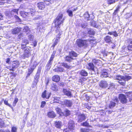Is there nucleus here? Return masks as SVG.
<instances>
[{
	"mask_svg": "<svg viewBox=\"0 0 132 132\" xmlns=\"http://www.w3.org/2000/svg\"><path fill=\"white\" fill-rule=\"evenodd\" d=\"M62 17L63 14H62L60 13L54 21L55 23V27L57 28V29L56 30V32H57L59 31V32L56 36V39L54 42V44L53 45L54 47L55 46L59 41L60 38V36L62 34V32L61 31H59V29L60 28L59 26L61 23L63 22L64 20V18L62 19Z\"/></svg>",
	"mask_w": 132,
	"mask_h": 132,
	"instance_id": "f257e3e1",
	"label": "nucleus"
},
{
	"mask_svg": "<svg viewBox=\"0 0 132 132\" xmlns=\"http://www.w3.org/2000/svg\"><path fill=\"white\" fill-rule=\"evenodd\" d=\"M41 71V68H39L37 72L34 77V80L32 86L33 87H35L38 81V79L40 77V75Z\"/></svg>",
	"mask_w": 132,
	"mask_h": 132,
	"instance_id": "f03ea898",
	"label": "nucleus"
},
{
	"mask_svg": "<svg viewBox=\"0 0 132 132\" xmlns=\"http://www.w3.org/2000/svg\"><path fill=\"white\" fill-rule=\"evenodd\" d=\"M88 40H83L81 39H78L76 41V44L79 47H81L84 46H86L88 44Z\"/></svg>",
	"mask_w": 132,
	"mask_h": 132,
	"instance_id": "7ed1b4c3",
	"label": "nucleus"
},
{
	"mask_svg": "<svg viewBox=\"0 0 132 132\" xmlns=\"http://www.w3.org/2000/svg\"><path fill=\"white\" fill-rule=\"evenodd\" d=\"M113 99L114 102L112 101L110 103L109 105V108L110 109L114 107L119 102V100L116 97H114Z\"/></svg>",
	"mask_w": 132,
	"mask_h": 132,
	"instance_id": "20e7f679",
	"label": "nucleus"
},
{
	"mask_svg": "<svg viewBox=\"0 0 132 132\" xmlns=\"http://www.w3.org/2000/svg\"><path fill=\"white\" fill-rule=\"evenodd\" d=\"M119 98L121 102L123 104L126 103L127 100L125 95L122 94H120L119 96Z\"/></svg>",
	"mask_w": 132,
	"mask_h": 132,
	"instance_id": "39448f33",
	"label": "nucleus"
},
{
	"mask_svg": "<svg viewBox=\"0 0 132 132\" xmlns=\"http://www.w3.org/2000/svg\"><path fill=\"white\" fill-rule=\"evenodd\" d=\"M89 66L88 69L90 70L89 73L91 75L95 74V72L94 70V66L93 63H90L88 64Z\"/></svg>",
	"mask_w": 132,
	"mask_h": 132,
	"instance_id": "423d86ee",
	"label": "nucleus"
},
{
	"mask_svg": "<svg viewBox=\"0 0 132 132\" xmlns=\"http://www.w3.org/2000/svg\"><path fill=\"white\" fill-rule=\"evenodd\" d=\"M108 84L105 80H101L100 81L99 85L100 87L102 88H106L108 86Z\"/></svg>",
	"mask_w": 132,
	"mask_h": 132,
	"instance_id": "0eeeda50",
	"label": "nucleus"
},
{
	"mask_svg": "<svg viewBox=\"0 0 132 132\" xmlns=\"http://www.w3.org/2000/svg\"><path fill=\"white\" fill-rule=\"evenodd\" d=\"M51 95L50 93H47L46 90L43 92L42 94V97L44 98L48 99Z\"/></svg>",
	"mask_w": 132,
	"mask_h": 132,
	"instance_id": "6e6552de",
	"label": "nucleus"
},
{
	"mask_svg": "<svg viewBox=\"0 0 132 132\" xmlns=\"http://www.w3.org/2000/svg\"><path fill=\"white\" fill-rule=\"evenodd\" d=\"M37 6L39 9L41 10H43L45 7V3L42 2H39L37 4Z\"/></svg>",
	"mask_w": 132,
	"mask_h": 132,
	"instance_id": "1a4fd4ad",
	"label": "nucleus"
},
{
	"mask_svg": "<svg viewBox=\"0 0 132 132\" xmlns=\"http://www.w3.org/2000/svg\"><path fill=\"white\" fill-rule=\"evenodd\" d=\"M22 29V28L20 27L15 28L12 30V33L13 34H16L19 33Z\"/></svg>",
	"mask_w": 132,
	"mask_h": 132,
	"instance_id": "9d476101",
	"label": "nucleus"
},
{
	"mask_svg": "<svg viewBox=\"0 0 132 132\" xmlns=\"http://www.w3.org/2000/svg\"><path fill=\"white\" fill-rule=\"evenodd\" d=\"M29 43L28 40L27 39H24L22 40L21 44V49H24L25 47H26V45L28 44Z\"/></svg>",
	"mask_w": 132,
	"mask_h": 132,
	"instance_id": "9b49d317",
	"label": "nucleus"
},
{
	"mask_svg": "<svg viewBox=\"0 0 132 132\" xmlns=\"http://www.w3.org/2000/svg\"><path fill=\"white\" fill-rule=\"evenodd\" d=\"M75 124L73 121L70 120L68 124V127L70 129H73L74 128Z\"/></svg>",
	"mask_w": 132,
	"mask_h": 132,
	"instance_id": "f8f14e48",
	"label": "nucleus"
},
{
	"mask_svg": "<svg viewBox=\"0 0 132 132\" xmlns=\"http://www.w3.org/2000/svg\"><path fill=\"white\" fill-rule=\"evenodd\" d=\"M63 92L65 95L67 96H70L71 97L72 95L71 92L69 91V89H63Z\"/></svg>",
	"mask_w": 132,
	"mask_h": 132,
	"instance_id": "ddd939ff",
	"label": "nucleus"
},
{
	"mask_svg": "<svg viewBox=\"0 0 132 132\" xmlns=\"http://www.w3.org/2000/svg\"><path fill=\"white\" fill-rule=\"evenodd\" d=\"M63 125L62 122L60 121H56L55 122V126L57 128L60 129Z\"/></svg>",
	"mask_w": 132,
	"mask_h": 132,
	"instance_id": "4468645a",
	"label": "nucleus"
},
{
	"mask_svg": "<svg viewBox=\"0 0 132 132\" xmlns=\"http://www.w3.org/2000/svg\"><path fill=\"white\" fill-rule=\"evenodd\" d=\"M34 11L32 9H29L28 12H23V13L27 16H28L30 15H32V14L34 13Z\"/></svg>",
	"mask_w": 132,
	"mask_h": 132,
	"instance_id": "2eb2a0df",
	"label": "nucleus"
},
{
	"mask_svg": "<svg viewBox=\"0 0 132 132\" xmlns=\"http://www.w3.org/2000/svg\"><path fill=\"white\" fill-rule=\"evenodd\" d=\"M47 115L49 117L51 118H54L56 116L55 113L52 111L48 112Z\"/></svg>",
	"mask_w": 132,
	"mask_h": 132,
	"instance_id": "dca6fc26",
	"label": "nucleus"
},
{
	"mask_svg": "<svg viewBox=\"0 0 132 132\" xmlns=\"http://www.w3.org/2000/svg\"><path fill=\"white\" fill-rule=\"evenodd\" d=\"M85 116L84 114H81L78 116V122H82V121L85 120Z\"/></svg>",
	"mask_w": 132,
	"mask_h": 132,
	"instance_id": "f3484780",
	"label": "nucleus"
},
{
	"mask_svg": "<svg viewBox=\"0 0 132 132\" xmlns=\"http://www.w3.org/2000/svg\"><path fill=\"white\" fill-rule=\"evenodd\" d=\"M19 64V62L18 61L13 62L12 65V68L13 69L16 68L18 67Z\"/></svg>",
	"mask_w": 132,
	"mask_h": 132,
	"instance_id": "a211bd4d",
	"label": "nucleus"
},
{
	"mask_svg": "<svg viewBox=\"0 0 132 132\" xmlns=\"http://www.w3.org/2000/svg\"><path fill=\"white\" fill-rule=\"evenodd\" d=\"M64 59L65 61L68 62H71L73 59L72 57L70 56L69 55L68 56H66L64 57Z\"/></svg>",
	"mask_w": 132,
	"mask_h": 132,
	"instance_id": "6ab92c4d",
	"label": "nucleus"
},
{
	"mask_svg": "<svg viewBox=\"0 0 132 132\" xmlns=\"http://www.w3.org/2000/svg\"><path fill=\"white\" fill-rule=\"evenodd\" d=\"M104 39L106 42L109 43L111 42L112 39L111 37L109 36H107L105 37Z\"/></svg>",
	"mask_w": 132,
	"mask_h": 132,
	"instance_id": "aec40b11",
	"label": "nucleus"
},
{
	"mask_svg": "<svg viewBox=\"0 0 132 132\" xmlns=\"http://www.w3.org/2000/svg\"><path fill=\"white\" fill-rule=\"evenodd\" d=\"M52 80L55 82L59 81L60 79V77L57 75H56L53 76L52 77Z\"/></svg>",
	"mask_w": 132,
	"mask_h": 132,
	"instance_id": "412c9836",
	"label": "nucleus"
},
{
	"mask_svg": "<svg viewBox=\"0 0 132 132\" xmlns=\"http://www.w3.org/2000/svg\"><path fill=\"white\" fill-rule=\"evenodd\" d=\"M31 55V53H28L24 52L23 54L22 55V57L23 58H25L26 57H28Z\"/></svg>",
	"mask_w": 132,
	"mask_h": 132,
	"instance_id": "4be33fe9",
	"label": "nucleus"
},
{
	"mask_svg": "<svg viewBox=\"0 0 132 132\" xmlns=\"http://www.w3.org/2000/svg\"><path fill=\"white\" fill-rule=\"evenodd\" d=\"M80 74L82 76H87L88 74L87 72L84 70H81L80 72Z\"/></svg>",
	"mask_w": 132,
	"mask_h": 132,
	"instance_id": "5701e85b",
	"label": "nucleus"
},
{
	"mask_svg": "<svg viewBox=\"0 0 132 132\" xmlns=\"http://www.w3.org/2000/svg\"><path fill=\"white\" fill-rule=\"evenodd\" d=\"M53 98L54 102L59 103V101H61V99L59 97L54 96Z\"/></svg>",
	"mask_w": 132,
	"mask_h": 132,
	"instance_id": "b1692460",
	"label": "nucleus"
},
{
	"mask_svg": "<svg viewBox=\"0 0 132 132\" xmlns=\"http://www.w3.org/2000/svg\"><path fill=\"white\" fill-rule=\"evenodd\" d=\"M54 56L51 55V56L50 58V59L48 62L47 64V65L48 67H51V65L52 63V61L54 58Z\"/></svg>",
	"mask_w": 132,
	"mask_h": 132,
	"instance_id": "393cba45",
	"label": "nucleus"
},
{
	"mask_svg": "<svg viewBox=\"0 0 132 132\" xmlns=\"http://www.w3.org/2000/svg\"><path fill=\"white\" fill-rule=\"evenodd\" d=\"M127 95L128 97H129V101L131 102L132 101V97H131V96L132 95V92H128L126 94Z\"/></svg>",
	"mask_w": 132,
	"mask_h": 132,
	"instance_id": "a878e982",
	"label": "nucleus"
},
{
	"mask_svg": "<svg viewBox=\"0 0 132 132\" xmlns=\"http://www.w3.org/2000/svg\"><path fill=\"white\" fill-rule=\"evenodd\" d=\"M69 55L72 57V56L76 57L77 56V54L75 52L71 51L69 52Z\"/></svg>",
	"mask_w": 132,
	"mask_h": 132,
	"instance_id": "bb28decb",
	"label": "nucleus"
},
{
	"mask_svg": "<svg viewBox=\"0 0 132 132\" xmlns=\"http://www.w3.org/2000/svg\"><path fill=\"white\" fill-rule=\"evenodd\" d=\"M54 71L55 72H60L64 71L65 70L62 67H59L58 68H57L55 69L54 70Z\"/></svg>",
	"mask_w": 132,
	"mask_h": 132,
	"instance_id": "cd10ccee",
	"label": "nucleus"
},
{
	"mask_svg": "<svg viewBox=\"0 0 132 132\" xmlns=\"http://www.w3.org/2000/svg\"><path fill=\"white\" fill-rule=\"evenodd\" d=\"M131 79V77L129 75H125L123 76V80L128 81Z\"/></svg>",
	"mask_w": 132,
	"mask_h": 132,
	"instance_id": "c85d7f7f",
	"label": "nucleus"
},
{
	"mask_svg": "<svg viewBox=\"0 0 132 132\" xmlns=\"http://www.w3.org/2000/svg\"><path fill=\"white\" fill-rule=\"evenodd\" d=\"M101 76L102 77H108V73L106 71H104L101 73Z\"/></svg>",
	"mask_w": 132,
	"mask_h": 132,
	"instance_id": "c756f323",
	"label": "nucleus"
},
{
	"mask_svg": "<svg viewBox=\"0 0 132 132\" xmlns=\"http://www.w3.org/2000/svg\"><path fill=\"white\" fill-rule=\"evenodd\" d=\"M23 30L24 32H26L27 34L29 33L30 31L29 28L27 26H26L24 27Z\"/></svg>",
	"mask_w": 132,
	"mask_h": 132,
	"instance_id": "7c9ffc66",
	"label": "nucleus"
},
{
	"mask_svg": "<svg viewBox=\"0 0 132 132\" xmlns=\"http://www.w3.org/2000/svg\"><path fill=\"white\" fill-rule=\"evenodd\" d=\"M123 76L120 75H117L116 76V79L118 80H123Z\"/></svg>",
	"mask_w": 132,
	"mask_h": 132,
	"instance_id": "2f4dec72",
	"label": "nucleus"
},
{
	"mask_svg": "<svg viewBox=\"0 0 132 132\" xmlns=\"http://www.w3.org/2000/svg\"><path fill=\"white\" fill-rule=\"evenodd\" d=\"M23 49L24 50V52H27L28 53H31V48L30 47H25L24 49Z\"/></svg>",
	"mask_w": 132,
	"mask_h": 132,
	"instance_id": "473e14b6",
	"label": "nucleus"
},
{
	"mask_svg": "<svg viewBox=\"0 0 132 132\" xmlns=\"http://www.w3.org/2000/svg\"><path fill=\"white\" fill-rule=\"evenodd\" d=\"M65 105L69 107H71L72 105V102L69 100H67Z\"/></svg>",
	"mask_w": 132,
	"mask_h": 132,
	"instance_id": "72a5a7b5",
	"label": "nucleus"
},
{
	"mask_svg": "<svg viewBox=\"0 0 132 132\" xmlns=\"http://www.w3.org/2000/svg\"><path fill=\"white\" fill-rule=\"evenodd\" d=\"M67 12L68 13L69 16L70 17L73 16V14L72 11L70 9H68L67 10Z\"/></svg>",
	"mask_w": 132,
	"mask_h": 132,
	"instance_id": "f704fd0d",
	"label": "nucleus"
},
{
	"mask_svg": "<svg viewBox=\"0 0 132 132\" xmlns=\"http://www.w3.org/2000/svg\"><path fill=\"white\" fill-rule=\"evenodd\" d=\"M53 0H46L44 1L45 4H46L47 5H49L50 3H52L53 2Z\"/></svg>",
	"mask_w": 132,
	"mask_h": 132,
	"instance_id": "c9c22d12",
	"label": "nucleus"
},
{
	"mask_svg": "<svg viewBox=\"0 0 132 132\" xmlns=\"http://www.w3.org/2000/svg\"><path fill=\"white\" fill-rule=\"evenodd\" d=\"M19 9H13L11 11V13L13 15V13H15V14H18V11H19Z\"/></svg>",
	"mask_w": 132,
	"mask_h": 132,
	"instance_id": "e433bc0d",
	"label": "nucleus"
},
{
	"mask_svg": "<svg viewBox=\"0 0 132 132\" xmlns=\"http://www.w3.org/2000/svg\"><path fill=\"white\" fill-rule=\"evenodd\" d=\"M34 69H33L32 68H30L28 69V73L27 77H29L31 74L32 73Z\"/></svg>",
	"mask_w": 132,
	"mask_h": 132,
	"instance_id": "4c0bfd02",
	"label": "nucleus"
},
{
	"mask_svg": "<svg viewBox=\"0 0 132 132\" xmlns=\"http://www.w3.org/2000/svg\"><path fill=\"white\" fill-rule=\"evenodd\" d=\"M36 62H34L33 63H31L30 66V68H32L33 69H34L36 68Z\"/></svg>",
	"mask_w": 132,
	"mask_h": 132,
	"instance_id": "58836bf2",
	"label": "nucleus"
},
{
	"mask_svg": "<svg viewBox=\"0 0 132 132\" xmlns=\"http://www.w3.org/2000/svg\"><path fill=\"white\" fill-rule=\"evenodd\" d=\"M118 82L120 85L123 86H125L126 84V82L125 80H122L119 81Z\"/></svg>",
	"mask_w": 132,
	"mask_h": 132,
	"instance_id": "ea45409f",
	"label": "nucleus"
},
{
	"mask_svg": "<svg viewBox=\"0 0 132 132\" xmlns=\"http://www.w3.org/2000/svg\"><path fill=\"white\" fill-rule=\"evenodd\" d=\"M80 131L81 132H89L90 130L89 129L82 128L80 129Z\"/></svg>",
	"mask_w": 132,
	"mask_h": 132,
	"instance_id": "a19ab883",
	"label": "nucleus"
},
{
	"mask_svg": "<svg viewBox=\"0 0 132 132\" xmlns=\"http://www.w3.org/2000/svg\"><path fill=\"white\" fill-rule=\"evenodd\" d=\"M52 89L53 90L57 91L58 89V87L56 85L53 84L52 86Z\"/></svg>",
	"mask_w": 132,
	"mask_h": 132,
	"instance_id": "79ce46f5",
	"label": "nucleus"
},
{
	"mask_svg": "<svg viewBox=\"0 0 132 132\" xmlns=\"http://www.w3.org/2000/svg\"><path fill=\"white\" fill-rule=\"evenodd\" d=\"M64 113L66 116H68L70 114V111L67 109L64 110Z\"/></svg>",
	"mask_w": 132,
	"mask_h": 132,
	"instance_id": "37998d69",
	"label": "nucleus"
},
{
	"mask_svg": "<svg viewBox=\"0 0 132 132\" xmlns=\"http://www.w3.org/2000/svg\"><path fill=\"white\" fill-rule=\"evenodd\" d=\"M120 8V6H118V7L115 10L114 12L113 13V14L115 15L119 11V9Z\"/></svg>",
	"mask_w": 132,
	"mask_h": 132,
	"instance_id": "c03bdc74",
	"label": "nucleus"
},
{
	"mask_svg": "<svg viewBox=\"0 0 132 132\" xmlns=\"http://www.w3.org/2000/svg\"><path fill=\"white\" fill-rule=\"evenodd\" d=\"M84 16L85 19H87V20H88V19L89 17V15L88 12L85 13L84 14Z\"/></svg>",
	"mask_w": 132,
	"mask_h": 132,
	"instance_id": "a18cd8bd",
	"label": "nucleus"
},
{
	"mask_svg": "<svg viewBox=\"0 0 132 132\" xmlns=\"http://www.w3.org/2000/svg\"><path fill=\"white\" fill-rule=\"evenodd\" d=\"M61 65L62 66L64 67L67 68H69V66L66 63H61Z\"/></svg>",
	"mask_w": 132,
	"mask_h": 132,
	"instance_id": "49530a36",
	"label": "nucleus"
},
{
	"mask_svg": "<svg viewBox=\"0 0 132 132\" xmlns=\"http://www.w3.org/2000/svg\"><path fill=\"white\" fill-rule=\"evenodd\" d=\"M88 24L87 23H84L81 24V26L82 28H85L88 26Z\"/></svg>",
	"mask_w": 132,
	"mask_h": 132,
	"instance_id": "de8ad7c7",
	"label": "nucleus"
},
{
	"mask_svg": "<svg viewBox=\"0 0 132 132\" xmlns=\"http://www.w3.org/2000/svg\"><path fill=\"white\" fill-rule=\"evenodd\" d=\"M4 104H5L9 106L11 108H12V106L10 104H9L8 103V101H7V100H4Z\"/></svg>",
	"mask_w": 132,
	"mask_h": 132,
	"instance_id": "09e8293b",
	"label": "nucleus"
},
{
	"mask_svg": "<svg viewBox=\"0 0 132 132\" xmlns=\"http://www.w3.org/2000/svg\"><path fill=\"white\" fill-rule=\"evenodd\" d=\"M88 33L90 35H93L95 34V32L93 30H90L88 31Z\"/></svg>",
	"mask_w": 132,
	"mask_h": 132,
	"instance_id": "8fccbe9b",
	"label": "nucleus"
},
{
	"mask_svg": "<svg viewBox=\"0 0 132 132\" xmlns=\"http://www.w3.org/2000/svg\"><path fill=\"white\" fill-rule=\"evenodd\" d=\"M82 125L84 126L90 127V126L88 123L87 122H83L82 123Z\"/></svg>",
	"mask_w": 132,
	"mask_h": 132,
	"instance_id": "3c124183",
	"label": "nucleus"
},
{
	"mask_svg": "<svg viewBox=\"0 0 132 132\" xmlns=\"http://www.w3.org/2000/svg\"><path fill=\"white\" fill-rule=\"evenodd\" d=\"M114 85L113 83H112L110 84V87L108 89H113L114 88Z\"/></svg>",
	"mask_w": 132,
	"mask_h": 132,
	"instance_id": "603ef678",
	"label": "nucleus"
},
{
	"mask_svg": "<svg viewBox=\"0 0 132 132\" xmlns=\"http://www.w3.org/2000/svg\"><path fill=\"white\" fill-rule=\"evenodd\" d=\"M17 130V128L15 127H13L11 129L12 132H16Z\"/></svg>",
	"mask_w": 132,
	"mask_h": 132,
	"instance_id": "864d4df0",
	"label": "nucleus"
},
{
	"mask_svg": "<svg viewBox=\"0 0 132 132\" xmlns=\"http://www.w3.org/2000/svg\"><path fill=\"white\" fill-rule=\"evenodd\" d=\"M60 104H61L62 105H65L66 102H67V100H64L63 101H60Z\"/></svg>",
	"mask_w": 132,
	"mask_h": 132,
	"instance_id": "5fc2aeb1",
	"label": "nucleus"
},
{
	"mask_svg": "<svg viewBox=\"0 0 132 132\" xmlns=\"http://www.w3.org/2000/svg\"><path fill=\"white\" fill-rule=\"evenodd\" d=\"M18 100L17 98H15V99L14 101L13 102V106H15L16 104V103L18 102Z\"/></svg>",
	"mask_w": 132,
	"mask_h": 132,
	"instance_id": "6e6d98bb",
	"label": "nucleus"
},
{
	"mask_svg": "<svg viewBox=\"0 0 132 132\" xmlns=\"http://www.w3.org/2000/svg\"><path fill=\"white\" fill-rule=\"evenodd\" d=\"M28 39L30 40H32L33 39V36L31 35H29L28 36Z\"/></svg>",
	"mask_w": 132,
	"mask_h": 132,
	"instance_id": "4d7b16f0",
	"label": "nucleus"
},
{
	"mask_svg": "<svg viewBox=\"0 0 132 132\" xmlns=\"http://www.w3.org/2000/svg\"><path fill=\"white\" fill-rule=\"evenodd\" d=\"M55 110L58 114H60L61 112V110L59 108H55Z\"/></svg>",
	"mask_w": 132,
	"mask_h": 132,
	"instance_id": "13d9d810",
	"label": "nucleus"
},
{
	"mask_svg": "<svg viewBox=\"0 0 132 132\" xmlns=\"http://www.w3.org/2000/svg\"><path fill=\"white\" fill-rule=\"evenodd\" d=\"M46 103L45 101H42L41 103V105L40 106V107L42 108H43L44 107Z\"/></svg>",
	"mask_w": 132,
	"mask_h": 132,
	"instance_id": "bf43d9fd",
	"label": "nucleus"
},
{
	"mask_svg": "<svg viewBox=\"0 0 132 132\" xmlns=\"http://www.w3.org/2000/svg\"><path fill=\"white\" fill-rule=\"evenodd\" d=\"M14 17L15 18V19H16V20L18 22H19L21 21V19L17 16L15 15V16Z\"/></svg>",
	"mask_w": 132,
	"mask_h": 132,
	"instance_id": "052dcab7",
	"label": "nucleus"
},
{
	"mask_svg": "<svg viewBox=\"0 0 132 132\" xmlns=\"http://www.w3.org/2000/svg\"><path fill=\"white\" fill-rule=\"evenodd\" d=\"M6 2V0H0V5H3Z\"/></svg>",
	"mask_w": 132,
	"mask_h": 132,
	"instance_id": "680f3d73",
	"label": "nucleus"
},
{
	"mask_svg": "<svg viewBox=\"0 0 132 132\" xmlns=\"http://www.w3.org/2000/svg\"><path fill=\"white\" fill-rule=\"evenodd\" d=\"M69 129H66L64 130V132H72V131Z\"/></svg>",
	"mask_w": 132,
	"mask_h": 132,
	"instance_id": "e2e57ef3",
	"label": "nucleus"
},
{
	"mask_svg": "<svg viewBox=\"0 0 132 132\" xmlns=\"http://www.w3.org/2000/svg\"><path fill=\"white\" fill-rule=\"evenodd\" d=\"M128 50L132 51V45H129L128 46Z\"/></svg>",
	"mask_w": 132,
	"mask_h": 132,
	"instance_id": "0e129e2a",
	"label": "nucleus"
},
{
	"mask_svg": "<svg viewBox=\"0 0 132 132\" xmlns=\"http://www.w3.org/2000/svg\"><path fill=\"white\" fill-rule=\"evenodd\" d=\"M113 35L115 37H117L118 36V34L116 31H113Z\"/></svg>",
	"mask_w": 132,
	"mask_h": 132,
	"instance_id": "69168bd1",
	"label": "nucleus"
},
{
	"mask_svg": "<svg viewBox=\"0 0 132 132\" xmlns=\"http://www.w3.org/2000/svg\"><path fill=\"white\" fill-rule=\"evenodd\" d=\"M12 3V1L11 0H6L5 3H7L9 4H11Z\"/></svg>",
	"mask_w": 132,
	"mask_h": 132,
	"instance_id": "338daca9",
	"label": "nucleus"
},
{
	"mask_svg": "<svg viewBox=\"0 0 132 132\" xmlns=\"http://www.w3.org/2000/svg\"><path fill=\"white\" fill-rule=\"evenodd\" d=\"M6 68L7 69H9L10 70H12V71H14V69L12 68V67L11 68L9 66H7L6 67Z\"/></svg>",
	"mask_w": 132,
	"mask_h": 132,
	"instance_id": "774afa93",
	"label": "nucleus"
}]
</instances>
